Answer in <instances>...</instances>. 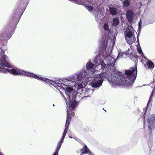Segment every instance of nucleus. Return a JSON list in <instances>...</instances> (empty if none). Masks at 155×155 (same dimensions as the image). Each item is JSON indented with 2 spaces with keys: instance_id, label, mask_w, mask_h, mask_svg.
I'll return each mask as SVG.
<instances>
[{
  "instance_id": "f257e3e1",
  "label": "nucleus",
  "mask_w": 155,
  "mask_h": 155,
  "mask_svg": "<svg viewBox=\"0 0 155 155\" xmlns=\"http://www.w3.org/2000/svg\"><path fill=\"white\" fill-rule=\"evenodd\" d=\"M125 74L127 75V78L123 80L122 76L120 75V73L116 71H112L107 74L103 72L98 75L97 78L101 79L103 81L107 78L109 81L113 85L123 84L125 85L129 86L131 85L135 81L137 73V66L130 68V69L126 70Z\"/></svg>"
},
{
  "instance_id": "f03ea898",
  "label": "nucleus",
  "mask_w": 155,
  "mask_h": 155,
  "mask_svg": "<svg viewBox=\"0 0 155 155\" xmlns=\"http://www.w3.org/2000/svg\"><path fill=\"white\" fill-rule=\"evenodd\" d=\"M5 66H3L2 68H0V71L4 73H6L7 72H9L10 74H12L14 75H23L26 76L28 77H30L34 78L38 80L41 81H45V82H48L49 83H51L52 81L48 79L47 78L40 77L34 74L29 73L27 72L22 70H16L15 69H7L4 68Z\"/></svg>"
},
{
  "instance_id": "7ed1b4c3",
  "label": "nucleus",
  "mask_w": 155,
  "mask_h": 155,
  "mask_svg": "<svg viewBox=\"0 0 155 155\" xmlns=\"http://www.w3.org/2000/svg\"><path fill=\"white\" fill-rule=\"evenodd\" d=\"M14 12L13 15L9 23L10 26L11 27L10 32L16 28L21 15V13L17 10H15Z\"/></svg>"
},
{
  "instance_id": "20e7f679",
  "label": "nucleus",
  "mask_w": 155,
  "mask_h": 155,
  "mask_svg": "<svg viewBox=\"0 0 155 155\" xmlns=\"http://www.w3.org/2000/svg\"><path fill=\"white\" fill-rule=\"evenodd\" d=\"M74 97L72 96V98L71 99V100L72 101V102L71 103V107H69L67 108V115H69V117H72L74 116V113L73 112V111L75 108L77 107L78 105V102L75 101V98L74 97L75 95L74 94Z\"/></svg>"
},
{
  "instance_id": "39448f33",
  "label": "nucleus",
  "mask_w": 155,
  "mask_h": 155,
  "mask_svg": "<svg viewBox=\"0 0 155 155\" xmlns=\"http://www.w3.org/2000/svg\"><path fill=\"white\" fill-rule=\"evenodd\" d=\"M4 46L5 45H3ZM3 45L1 49L2 51L0 52L1 56V59L0 58V68L3 66H5L7 67H9V64L5 61L6 55L5 54V51L2 49Z\"/></svg>"
},
{
  "instance_id": "423d86ee",
  "label": "nucleus",
  "mask_w": 155,
  "mask_h": 155,
  "mask_svg": "<svg viewBox=\"0 0 155 155\" xmlns=\"http://www.w3.org/2000/svg\"><path fill=\"white\" fill-rule=\"evenodd\" d=\"M77 81H81L82 80H84V78L86 79L88 78V75L87 74V73L85 70L83 71L80 72V74H79L77 76Z\"/></svg>"
},
{
  "instance_id": "0eeeda50",
  "label": "nucleus",
  "mask_w": 155,
  "mask_h": 155,
  "mask_svg": "<svg viewBox=\"0 0 155 155\" xmlns=\"http://www.w3.org/2000/svg\"><path fill=\"white\" fill-rule=\"evenodd\" d=\"M134 14V13L131 10H128L127 11L126 16L129 22L131 23L132 21Z\"/></svg>"
},
{
  "instance_id": "6e6552de",
  "label": "nucleus",
  "mask_w": 155,
  "mask_h": 155,
  "mask_svg": "<svg viewBox=\"0 0 155 155\" xmlns=\"http://www.w3.org/2000/svg\"><path fill=\"white\" fill-rule=\"evenodd\" d=\"M103 80L99 79L98 78L95 79L92 84V86L94 87H100L103 83Z\"/></svg>"
},
{
  "instance_id": "1a4fd4ad",
  "label": "nucleus",
  "mask_w": 155,
  "mask_h": 155,
  "mask_svg": "<svg viewBox=\"0 0 155 155\" xmlns=\"http://www.w3.org/2000/svg\"><path fill=\"white\" fill-rule=\"evenodd\" d=\"M64 89L65 90L66 94L67 95V97L68 100L69 101V102H70L71 101V96H70V93L73 91V89L72 87H65Z\"/></svg>"
},
{
  "instance_id": "9d476101",
  "label": "nucleus",
  "mask_w": 155,
  "mask_h": 155,
  "mask_svg": "<svg viewBox=\"0 0 155 155\" xmlns=\"http://www.w3.org/2000/svg\"><path fill=\"white\" fill-rule=\"evenodd\" d=\"M71 118L72 117H69V115H68V114L67 115V116L66 124L65 127V129L64 131L67 132L68 128V127Z\"/></svg>"
},
{
  "instance_id": "9b49d317",
  "label": "nucleus",
  "mask_w": 155,
  "mask_h": 155,
  "mask_svg": "<svg viewBox=\"0 0 155 155\" xmlns=\"http://www.w3.org/2000/svg\"><path fill=\"white\" fill-rule=\"evenodd\" d=\"M81 151L80 155H82L84 154L88 153V151H89V149L87 147L85 144H84L83 148L81 150Z\"/></svg>"
},
{
  "instance_id": "f8f14e48",
  "label": "nucleus",
  "mask_w": 155,
  "mask_h": 155,
  "mask_svg": "<svg viewBox=\"0 0 155 155\" xmlns=\"http://www.w3.org/2000/svg\"><path fill=\"white\" fill-rule=\"evenodd\" d=\"M94 66V64H92L91 62H88L86 65L87 69L91 71L93 70Z\"/></svg>"
},
{
  "instance_id": "ddd939ff",
  "label": "nucleus",
  "mask_w": 155,
  "mask_h": 155,
  "mask_svg": "<svg viewBox=\"0 0 155 155\" xmlns=\"http://www.w3.org/2000/svg\"><path fill=\"white\" fill-rule=\"evenodd\" d=\"M110 14L112 15H116L117 9L115 7H109Z\"/></svg>"
},
{
  "instance_id": "4468645a",
  "label": "nucleus",
  "mask_w": 155,
  "mask_h": 155,
  "mask_svg": "<svg viewBox=\"0 0 155 155\" xmlns=\"http://www.w3.org/2000/svg\"><path fill=\"white\" fill-rule=\"evenodd\" d=\"M147 64L149 69H152L154 68V64L151 61L149 60H148V62L147 63Z\"/></svg>"
},
{
  "instance_id": "2eb2a0df",
  "label": "nucleus",
  "mask_w": 155,
  "mask_h": 155,
  "mask_svg": "<svg viewBox=\"0 0 155 155\" xmlns=\"http://www.w3.org/2000/svg\"><path fill=\"white\" fill-rule=\"evenodd\" d=\"M113 26H116L119 24V21L118 19L117 18H114L113 19Z\"/></svg>"
},
{
  "instance_id": "dca6fc26",
  "label": "nucleus",
  "mask_w": 155,
  "mask_h": 155,
  "mask_svg": "<svg viewBox=\"0 0 155 155\" xmlns=\"http://www.w3.org/2000/svg\"><path fill=\"white\" fill-rule=\"evenodd\" d=\"M130 3V2L128 0H124L123 2V5L125 7H127L129 5Z\"/></svg>"
},
{
  "instance_id": "f3484780",
  "label": "nucleus",
  "mask_w": 155,
  "mask_h": 155,
  "mask_svg": "<svg viewBox=\"0 0 155 155\" xmlns=\"http://www.w3.org/2000/svg\"><path fill=\"white\" fill-rule=\"evenodd\" d=\"M85 8L88 10L89 11H93L94 8L91 5H85Z\"/></svg>"
},
{
  "instance_id": "a211bd4d",
  "label": "nucleus",
  "mask_w": 155,
  "mask_h": 155,
  "mask_svg": "<svg viewBox=\"0 0 155 155\" xmlns=\"http://www.w3.org/2000/svg\"><path fill=\"white\" fill-rule=\"evenodd\" d=\"M154 93L153 92H152L151 93V94L150 95L149 99V101L148 102L147 104H149L152 101V99L153 97V96Z\"/></svg>"
},
{
  "instance_id": "6ab92c4d",
  "label": "nucleus",
  "mask_w": 155,
  "mask_h": 155,
  "mask_svg": "<svg viewBox=\"0 0 155 155\" xmlns=\"http://www.w3.org/2000/svg\"><path fill=\"white\" fill-rule=\"evenodd\" d=\"M126 36L127 37L129 38H131L133 35L132 32L131 31H129L126 33Z\"/></svg>"
},
{
  "instance_id": "aec40b11",
  "label": "nucleus",
  "mask_w": 155,
  "mask_h": 155,
  "mask_svg": "<svg viewBox=\"0 0 155 155\" xmlns=\"http://www.w3.org/2000/svg\"><path fill=\"white\" fill-rule=\"evenodd\" d=\"M104 30L107 31L109 29V25L107 23H105L104 25Z\"/></svg>"
},
{
  "instance_id": "412c9836",
  "label": "nucleus",
  "mask_w": 155,
  "mask_h": 155,
  "mask_svg": "<svg viewBox=\"0 0 155 155\" xmlns=\"http://www.w3.org/2000/svg\"><path fill=\"white\" fill-rule=\"evenodd\" d=\"M61 145V144L58 143L57 147L56 150V152H57L58 153V151L60 150Z\"/></svg>"
},
{
  "instance_id": "4be33fe9",
  "label": "nucleus",
  "mask_w": 155,
  "mask_h": 155,
  "mask_svg": "<svg viewBox=\"0 0 155 155\" xmlns=\"http://www.w3.org/2000/svg\"><path fill=\"white\" fill-rule=\"evenodd\" d=\"M11 27L10 26V25H9V27L8 28V29L7 30V31H8V34L9 35H11L12 33V31H14V30H13L11 32H10V30L11 29Z\"/></svg>"
},
{
  "instance_id": "5701e85b",
  "label": "nucleus",
  "mask_w": 155,
  "mask_h": 155,
  "mask_svg": "<svg viewBox=\"0 0 155 155\" xmlns=\"http://www.w3.org/2000/svg\"><path fill=\"white\" fill-rule=\"evenodd\" d=\"M147 121V122L150 124H152L153 123V121H152V120H150L149 118H148Z\"/></svg>"
},
{
  "instance_id": "b1692460",
  "label": "nucleus",
  "mask_w": 155,
  "mask_h": 155,
  "mask_svg": "<svg viewBox=\"0 0 155 155\" xmlns=\"http://www.w3.org/2000/svg\"><path fill=\"white\" fill-rule=\"evenodd\" d=\"M148 127L149 129H150V130H152L151 126V125L150 124L149 125H148Z\"/></svg>"
},
{
  "instance_id": "393cba45",
  "label": "nucleus",
  "mask_w": 155,
  "mask_h": 155,
  "mask_svg": "<svg viewBox=\"0 0 155 155\" xmlns=\"http://www.w3.org/2000/svg\"><path fill=\"white\" fill-rule=\"evenodd\" d=\"M142 24V22L141 21V20L140 19V22L138 23V26L141 25Z\"/></svg>"
},
{
  "instance_id": "a878e982",
  "label": "nucleus",
  "mask_w": 155,
  "mask_h": 155,
  "mask_svg": "<svg viewBox=\"0 0 155 155\" xmlns=\"http://www.w3.org/2000/svg\"><path fill=\"white\" fill-rule=\"evenodd\" d=\"M88 153L89 154V155H93L92 153L89 150V151H88Z\"/></svg>"
},
{
  "instance_id": "bb28decb",
  "label": "nucleus",
  "mask_w": 155,
  "mask_h": 155,
  "mask_svg": "<svg viewBox=\"0 0 155 155\" xmlns=\"http://www.w3.org/2000/svg\"><path fill=\"white\" fill-rule=\"evenodd\" d=\"M141 25L138 26V30L139 31L141 30Z\"/></svg>"
},
{
  "instance_id": "cd10ccee",
  "label": "nucleus",
  "mask_w": 155,
  "mask_h": 155,
  "mask_svg": "<svg viewBox=\"0 0 155 155\" xmlns=\"http://www.w3.org/2000/svg\"><path fill=\"white\" fill-rule=\"evenodd\" d=\"M86 1L90 3H91L92 2V1L91 0H85V2H86Z\"/></svg>"
},
{
  "instance_id": "c85d7f7f",
  "label": "nucleus",
  "mask_w": 155,
  "mask_h": 155,
  "mask_svg": "<svg viewBox=\"0 0 155 155\" xmlns=\"http://www.w3.org/2000/svg\"><path fill=\"white\" fill-rule=\"evenodd\" d=\"M63 140H62V139H61V140L58 143L62 144V143L63 142Z\"/></svg>"
},
{
  "instance_id": "c756f323",
  "label": "nucleus",
  "mask_w": 155,
  "mask_h": 155,
  "mask_svg": "<svg viewBox=\"0 0 155 155\" xmlns=\"http://www.w3.org/2000/svg\"><path fill=\"white\" fill-rule=\"evenodd\" d=\"M58 153L57 152L55 151L53 155H58Z\"/></svg>"
},
{
  "instance_id": "7c9ffc66",
  "label": "nucleus",
  "mask_w": 155,
  "mask_h": 155,
  "mask_svg": "<svg viewBox=\"0 0 155 155\" xmlns=\"http://www.w3.org/2000/svg\"><path fill=\"white\" fill-rule=\"evenodd\" d=\"M138 51L139 54H141L142 52V51L141 49H140V50H138Z\"/></svg>"
},
{
  "instance_id": "2f4dec72",
  "label": "nucleus",
  "mask_w": 155,
  "mask_h": 155,
  "mask_svg": "<svg viewBox=\"0 0 155 155\" xmlns=\"http://www.w3.org/2000/svg\"><path fill=\"white\" fill-rule=\"evenodd\" d=\"M67 133V132L64 131L63 135L65 136Z\"/></svg>"
},
{
  "instance_id": "473e14b6",
  "label": "nucleus",
  "mask_w": 155,
  "mask_h": 155,
  "mask_svg": "<svg viewBox=\"0 0 155 155\" xmlns=\"http://www.w3.org/2000/svg\"><path fill=\"white\" fill-rule=\"evenodd\" d=\"M65 136H64V135H62V138H61L62 140H64V139Z\"/></svg>"
},
{
  "instance_id": "72a5a7b5",
  "label": "nucleus",
  "mask_w": 155,
  "mask_h": 155,
  "mask_svg": "<svg viewBox=\"0 0 155 155\" xmlns=\"http://www.w3.org/2000/svg\"><path fill=\"white\" fill-rule=\"evenodd\" d=\"M145 123V120H144V127H145V126H144Z\"/></svg>"
},
{
  "instance_id": "f704fd0d",
  "label": "nucleus",
  "mask_w": 155,
  "mask_h": 155,
  "mask_svg": "<svg viewBox=\"0 0 155 155\" xmlns=\"http://www.w3.org/2000/svg\"><path fill=\"white\" fill-rule=\"evenodd\" d=\"M150 133L151 134H152V131H151L150 132Z\"/></svg>"
},
{
  "instance_id": "c9c22d12",
  "label": "nucleus",
  "mask_w": 155,
  "mask_h": 155,
  "mask_svg": "<svg viewBox=\"0 0 155 155\" xmlns=\"http://www.w3.org/2000/svg\"><path fill=\"white\" fill-rule=\"evenodd\" d=\"M139 41V40L138 38H137V42Z\"/></svg>"
},
{
  "instance_id": "e433bc0d",
  "label": "nucleus",
  "mask_w": 155,
  "mask_h": 155,
  "mask_svg": "<svg viewBox=\"0 0 155 155\" xmlns=\"http://www.w3.org/2000/svg\"><path fill=\"white\" fill-rule=\"evenodd\" d=\"M70 138H72V137H70Z\"/></svg>"
},
{
  "instance_id": "4c0bfd02",
  "label": "nucleus",
  "mask_w": 155,
  "mask_h": 155,
  "mask_svg": "<svg viewBox=\"0 0 155 155\" xmlns=\"http://www.w3.org/2000/svg\"><path fill=\"white\" fill-rule=\"evenodd\" d=\"M84 130H85V131H87V130H85V129H84Z\"/></svg>"
},
{
  "instance_id": "58836bf2",
  "label": "nucleus",
  "mask_w": 155,
  "mask_h": 155,
  "mask_svg": "<svg viewBox=\"0 0 155 155\" xmlns=\"http://www.w3.org/2000/svg\"><path fill=\"white\" fill-rule=\"evenodd\" d=\"M103 110H104V108H103Z\"/></svg>"
},
{
  "instance_id": "ea45409f",
  "label": "nucleus",
  "mask_w": 155,
  "mask_h": 155,
  "mask_svg": "<svg viewBox=\"0 0 155 155\" xmlns=\"http://www.w3.org/2000/svg\"><path fill=\"white\" fill-rule=\"evenodd\" d=\"M105 112H106V110H105Z\"/></svg>"
}]
</instances>
